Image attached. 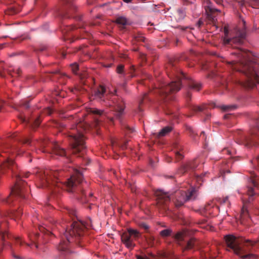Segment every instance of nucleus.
<instances>
[{
  "mask_svg": "<svg viewBox=\"0 0 259 259\" xmlns=\"http://www.w3.org/2000/svg\"><path fill=\"white\" fill-rule=\"evenodd\" d=\"M208 18H209V19L212 18V21L213 22L214 21V18H212V17H211V15H208Z\"/></svg>",
  "mask_w": 259,
  "mask_h": 259,
  "instance_id": "48",
  "label": "nucleus"
},
{
  "mask_svg": "<svg viewBox=\"0 0 259 259\" xmlns=\"http://www.w3.org/2000/svg\"><path fill=\"white\" fill-rule=\"evenodd\" d=\"M186 76L183 73H181L176 76L175 80L165 87H162L160 93L167 97L170 93H175L178 92L181 89L182 78H186Z\"/></svg>",
  "mask_w": 259,
  "mask_h": 259,
  "instance_id": "8",
  "label": "nucleus"
},
{
  "mask_svg": "<svg viewBox=\"0 0 259 259\" xmlns=\"http://www.w3.org/2000/svg\"><path fill=\"white\" fill-rule=\"evenodd\" d=\"M193 162H189L184 166V172L186 171L188 169H193L196 167L195 165L193 164Z\"/></svg>",
  "mask_w": 259,
  "mask_h": 259,
  "instance_id": "31",
  "label": "nucleus"
},
{
  "mask_svg": "<svg viewBox=\"0 0 259 259\" xmlns=\"http://www.w3.org/2000/svg\"><path fill=\"white\" fill-rule=\"evenodd\" d=\"M224 43L225 45H230L233 46V44H241L242 42L243 39L245 38V35L244 32H239L237 29H235L234 31L236 32L235 36L232 38H230L229 35L228 26H225L224 28ZM236 47V46H234Z\"/></svg>",
  "mask_w": 259,
  "mask_h": 259,
  "instance_id": "11",
  "label": "nucleus"
},
{
  "mask_svg": "<svg viewBox=\"0 0 259 259\" xmlns=\"http://www.w3.org/2000/svg\"><path fill=\"white\" fill-rule=\"evenodd\" d=\"M221 108L224 111H228L235 108L236 106L234 105H222Z\"/></svg>",
  "mask_w": 259,
  "mask_h": 259,
  "instance_id": "33",
  "label": "nucleus"
},
{
  "mask_svg": "<svg viewBox=\"0 0 259 259\" xmlns=\"http://www.w3.org/2000/svg\"><path fill=\"white\" fill-rule=\"evenodd\" d=\"M92 112L93 113H94V114H99V115L102 114V113H103V111L102 110H98V109H97L92 110Z\"/></svg>",
  "mask_w": 259,
  "mask_h": 259,
  "instance_id": "42",
  "label": "nucleus"
},
{
  "mask_svg": "<svg viewBox=\"0 0 259 259\" xmlns=\"http://www.w3.org/2000/svg\"><path fill=\"white\" fill-rule=\"evenodd\" d=\"M48 110L49 111V114H51V109H48Z\"/></svg>",
  "mask_w": 259,
  "mask_h": 259,
  "instance_id": "54",
  "label": "nucleus"
},
{
  "mask_svg": "<svg viewBox=\"0 0 259 259\" xmlns=\"http://www.w3.org/2000/svg\"><path fill=\"white\" fill-rule=\"evenodd\" d=\"M171 233V230L170 229H165L162 230L160 232V235L162 237H166L170 235Z\"/></svg>",
  "mask_w": 259,
  "mask_h": 259,
  "instance_id": "30",
  "label": "nucleus"
},
{
  "mask_svg": "<svg viewBox=\"0 0 259 259\" xmlns=\"http://www.w3.org/2000/svg\"><path fill=\"white\" fill-rule=\"evenodd\" d=\"M256 193L254 192L253 188L252 186L247 187L246 194L242 198L243 206L240 215V222L241 224L247 225L251 220L247 208V203L252 201Z\"/></svg>",
  "mask_w": 259,
  "mask_h": 259,
  "instance_id": "4",
  "label": "nucleus"
},
{
  "mask_svg": "<svg viewBox=\"0 0 259 259\" xmlns=\"http://www.w3.org/2000/svg\"><path fill=\"white\" fill-rule=\"evenodd\" d=\"M29 176V172H26L23 175H18L16 176V182L15 186L11 190L10 196L8 197L6 201L7 203H10V199L13 196H15L21 198H25L26 193L27 191V188L26 187V183L21 180V177L28 178Z\"/></svg>",
  "mask_w": 259,
  "mask_h": 259,
  "instance_id": "6",
  "label": "nucleus"
},
{
  "mask_svg": "<svg viewBox=\"0 0 259 259\" xmlns=\"http://www.w3.org/2000/svg\"><path fill=\"white\" fill-rule=\"evenodd\" d=\"M178 150H179V149L178 148V149L175 151L176 158L178 161L183 158V155L178 151Z\"/></svg>",
  "mask_w": 259,
  "mask_h": 259,
  "instance_id": "35",
  "label": "nucleus"
},
{
  "mask_svg": "<svg viewBox=\"0 0 259 259\" xmlns=\"http://www.w3.org/2000/svg\"><path fill=\"white\" fill-rule=\"evenodd\" d=\"M88 162L87 163V164H88V163H90V159H88Z\"/></svg>",
  "mask_w": 259,
  "mask_h": 259,
  "instance_id": "52",
  "label": "nucleus"
},
{
  "mask_svg": "<svg viewBox=\"0 0 259 259\" xmlns=\"http://www.w3.org/2000/svg\"><path fill=\"white\" fill-rule=\"evenodd\" d=\"M14 257H15V258H18V257H17V256H15V255H14Z\"/></svg>",
  "mask_w": 259,
  "mask_h": 259,
  "instance_id": "58",
  "label": "nucleus"
},
{
  "mask_svg": "<svg viewBox=\"0 0 259 259\" xmlns=\"http://www.w3.org/2000/svg\"><path fill=\"white\" fill-rule=\"evenodd\" d=\"M24 144L31 145L32 144V142L30 140L28 139H25L24 140L22 143L20 144L17 146L14 147L11 150V152L13 153H15L18 155H21L22 153L24 152Z\"/></svg>",
  "mask_w": 259,
  "mask_h": 259,
  "instance_id": "16",
  "label": "nucleus"
},
{
  "mask_svg": "<svg viewBox=\"0 0 259 259\" xmlns=\"http://www.w3.org/2000/svg\"><path fill=\"white\" fill-rule=\"evenodd\" d=\"M250 180L252 186L254 188L259 189V177L252 175Z\"/></svg>",
  "mask_w": 259,
  "mask_h": 259,
  "instance_id": "20",
  "label": "nucleus"
},
{
  "mask_svg": "<svg viewBox=\"0 0 259 259\" xmlns=\"http://www.w3.org/2000/svg\"><path fill=\"white\" fill-rule=\"evenodd\" d=\"M2 224L0 225V237L1 238L2 240H4L5 239V234L2 230Z\"/></svg>",
  "mask_w": 259,
  "mask_h": 259,
  "instance_id": "41",
  "label": "nucleus"
},
{
  "mask_svg": "<svg viewBox=\"0 0 259 259\" xmlns=\"http://www.w3.org/2000/svg\"><path fill=\"white\" fill-rule=\"evenodd\" d=\"M39 234L38 233H35L34 234H29L28 237L30 240H31L33 242H34L35 246L36 248L38 247L37 243H35V241L38 239Z\"/></svg>",
  "mask_w": 259,
  "mask_h": 259,
  "instance_id": "27",
  "label": "nucleus"
},
{
  "mask_svg": "<svg viewBox=\"0 0 259 259\" xmlns=\"http://www.w3.org/2000/svg\"><path fill=\"white\" fill-rule=\"evenodd\" d=\"M33 144H34L35 146H44L45 144L44 141H37Z\"/></svg>",
  "mask_w": 259,
  "mask_h": 259,
  "instance_id": "43",
  "label": "nucleus"
},
{
  "mask_svg": "<svg viewBox=\"0 0 259 259\" xmlns=\"http://www.w3.org/2000/svg\"><path fill=\"white\" fill-rule=\"evenodd\" d=\"M218 203L220 204H226L228 207H230V202L228 200V197H224V198H219L218 199Z\"/></svg>",
  "mask_w": 259,
  "mask_h": 259,
  "instance_id": "25",
  "label": "nucleus"
},
{
  "mask_svg": "<svg viewBox=\"0 0 259 259\" xmlns=\"http://www.w3.org/2000/svg\"><path fill=\"white\" fill-rule=\"evenodd\" d=\"M53 152L56 155L61 156L66 155V152L63 148L60 147L58 144H55L54 146Z\"/></svg>",
  "mask_w": 259,
  "mask_h": 259,
  "instance_id": "18",
  "label": "nucleus"
},
{
  "mask_svg": "<svg viewBox=\"0 0 259 259\" xmlns=\"http://www.w3.org/2000/svg\"><path fill=\"white\" fill-rule=\"evenodd\" d=\"M155 195L157 198L158 207L161 210L165 211L167 209V203L171 199L169 195L160 190L156 191Z\"/></svg>",
  "mask_w": 259,
  "mask_h": 259,
  "instance_id": "13",
  "label": "nucleus"
},
{
  "mask_svg": "<svg viewBox=\"0 0 259 259\" xmlns=\"http://www.w3.org/2000/svg\"><path fill=\"white\" fill-rule=\"evenodd\" d=\"M196 240L194 238H191L187 242V245L185 248V250H189L192 249L193 247L195 245Z\"/></svg>",
  "mask_w": 259,
  "mask_h": 259,
  "instance_id": "23",
  "label": "nucleus"
},
{
  "mask_svg": "<svg viewBox=\"0 0 259 259\" xmlns=\"http://www.w3.org/2000/svg\"><path fill=\"white\" fill-rule=\"evenodd\" d=\"M245 245L247 246H251L252 247H257L259 246V240L252 241L250 240H246L245 242Z\"/></svg>",
  "mask_w": 259,
  "mask_h": 259,
  "instance_id": "26",
  "label": "nucleus"
},
{
  "mask_svg": "<svg viewBox=\"0 0 259 259\" xmlns=\"http://www.w3.org/2000/svg\"><path fill=\"white\" fill-rule=\"evenodd\" d=\"M179 12L180 14H182V15L183 14V12L182 11H180Z\"/></svg>",
  "mask_w": 259,
  "mask_h": 259,
  "instance_id": "51",
  "label": "nucleus"
},
{
  "mask_svg": "<svg viewBox=\"0 0 259 259\" xmlns=\"http://www.w3.org/2000/svg\"><path fill=\"white\" fill-rule=\"evenodd\" d=\"M255 214L259 215V209H257L254 211Z\"/></svg>",
  "mask_w": 259,
  "mask_h": 259,
  "instance_id": "47",
  "label": "nucleus"
},
{
  "mask_svg": "<svg viewBox=\"0 0 259 259\" xmlns=\"http://www.w3.org/2000/svg\"><path fill=\"white\" fill-rule=\"evenodd\" d=\"M39 230L40 232L44 234V236L50 235L52 234V233L48 231L45 227L42 226H39L38 227Z\"/></svg>",
  "mask_w": 259,
  "mask_h": 259,
  "instance_id": "28",
  "label": "nucleus"
},
{
  "mask_svg": "<svg viewBox=\"0 0 259 259\" xmlns=\"http://www.w3.org/2000/svg\"><path fill=\"white\" fill-rule=\"evenodd\" d=\"M125 3H129L132 1V0H123Z\"/></svg>",
  "mask_w": 259,
  "mask_h": 259,
  "instance_id": "49",
  "label": "nucleus"
},
{
  "mask_svg": "<svg viewBox=\"0 0 259 259\" xmlns=\"http://www.w3.org/2000/svg\"><path fill=\"white\" fill-rule=\"evenodd\" d=\"M137 259H149L146 255H137Z\"/></svg>",
  "mask_w": 259,
  "mask_h": 259,
  "instance_id": "44",
  "label": "nucleus"
},
{
  "mask_svg": "<svg viewBox=\"0 0 259 259\" xmlns=\"http://www.w3.org/2000/svg\"><path fill=\"white\" fill-rule=\"evenodd\" d=\"M198 110H201V109L200 108H198Z\"/></svg>",
  "mask_w": 259,
  "mask_h": 259,
  "instance_id": "60",
  "label": "nucleus"
},
{
  "mask_svg": "<svg viewBox=\"0 0 259 259\" xmlns=\"http://www.w3.org/2000/svg\"><path fill=\"white\" fill-rule=\"evenodd\" d=\"M258 159H259V156H258Z\"/></svg>",
  "mask_w": 259,
  "mask_h": 259,
  "instance_id": "64",
  "label": "nucleus"
},
{
  "mask_svg": "<svg viewBox=\"0 0 259 259\" xmlns=\"http://www.w3.org/2000/svg\"><path fill=\"white\" fill-rule=\"evenodd\" d=\"M88 126H85L84 122H80L72 127V131L70 137L71 150L73 154L82 152L85 149V138L82 131L87 130Z\"/></svg>",
  "mask_w": 259,
  "mask_h": 259,
  "instance_id": "3",
  "label": "nucleus"
},
{
  "mask_svg": "<svg viewBox=\"0 0 259 259\" xmlns=\"http://www.w3.org/2000/svg\"><path fill=\"white\" fill-rule=\"evenodd\" d=\"M105 93V88L103 86L100 85L96 91L95 96L97 99H100L105 102V98L107 99L109 98V96L106 95Z\"/></svg>",
  "mask_w": 259,
  "mask_h": 259,
  "instance_id": "17",
  "label": "nucleus"
},
{
  "mask_svg": "<svg viewBox=\"0 0 259 259\" xmlns=\"http://www.w3.org/2000/svg\"><path fill=\"white\" fill-rule=\"evenodd\" d=\"M186 28H186H184L183 27H181V29L183 30H185Z\"/></svg>",
  "mask_w": 259,
  "mask_h": 259,
  "instance_id": "50",
  "label": "nucleus"
},
{
  "mask_svg": "<svg viewBox=\"0 0 259 259\" xmlns=\"http://www.w3.org/2000/svg\"><path fill=\"white\" fill-rule=\"evenodd\" d=\"M15 243L17 244H19L20 245H22L23 242L20 237H17L15 238Z\"/></svg>",
  "mask_w": 259,
  "mask_h": 259,
  "instance_id": "40",
  "label": "nucleus"
},
{
  "mask_svg": "<svg viewBox=\"0 0 259 259\" xmlns=\"http://www.w3.org/2000/svg\"><path fill=\"white\" fill-rule=\"evenodd\" d=\"M224 117H225V118H226V117H227V115H225V116H224Z\"/></svg>",
  "mask_w": 259,
  "mask_h": 259,
  "instance_id": "63",
  "label": "nucleus"
},
{
  "mask_svg": "<svg viewBox=\"0 0 259 259\" xmlns=\"http://www.w3.org/2000/svg\"><path fill=\"white\" fill-rule=\"evenodd\" d=\"M228 250L233 251L235 254H239L241 252V247L240 246V239L233 235H229L225 237Z\"/></svg>",
  "mask_w": 259,
  "mask_h": 259,
  "instance_id": "12",
  "label": "nucleus"
},
{
  "mask_svg": "<svg viewBox=\"0 0 259 259\" xmlns=\"http://www.w3.org/2000/svg\"><path fill=\"white\" fill-rule=\"evenodd\" d=\"M22 214V210L21 208H19L18 210L14 212L13 217L15 218V219H18L20 218Z\"/></svg>",
  "mask_w": 259,
  "mask_h": 259,
  "instance_id": "32",
  "label": "nucleus"
},
{
  "mask_svg": "<svg viewBox=\"0 0 259 259\" xmlns=\"http://www.w3.org/2000/svg\"><path fill=\"white\" fill-rule=\"evenodd\" d=\"M89 196L91 197L92 196V193H90L89 194Z\"/></svg>",
  "mask_w": 259,
  "mask_h": 259,
  "instance_id": "55",
  "label": "nucleus"
},
{
  "mask_svg": "<svg viewBox=\"0 0 259 259\" xmlns=\"http://www.w3.org/2000/svg\"><path fill=\"white\" fill-rule=\"evenodd\" d=\"M81 201H82V202H85V201H84V200H83V198H81Z\"/></svg>",
  "mask_w": 259,
  "mask_h": 259,
  "instance_id": "53",
  "label": "nucleus"
},
{
  "mask_svg": "<svg viewBox=\"0 0 259 259\" xmlns=\"http://www.w3.org/2000/svg\"><path fill=\"white\" fill-rule=\"evenodd\" d=\"M172 130V128L170 126H166L163 128L160 132H159L158 136L160 137L164 136L167 133H169Z\"/></svg>",
  "mask_w": 259,
  "mask_h": 259,
  "instance_id": "24",
  "label": "nucleus"
},
{
  "mask_svg": "<svg viewBox=\"0 0 259 259\" xmlns=\"http://www.w3.org/2000/svg\"><path fill=\"white\" fill-rule=\"evenodd\" d=\"M105 105L107 106H114V109L116 112L115 116L117 118L120 117L124 109V104L122 101H119L115 103L112 101H109L108 102L106 103Z\"/></svg>",
  "mask_w": 259,
  "mask_h": 259,
  "instance_id": "14",
  "label": "nucleus"
},
{
  "mask_svg": "<svg viewBox=\"0 0 259 259\" xmlns=\"http://www.w3.org/2000/svg\"><path fill=\"white\" fill-rule=\"evenodd\" d=\"M138 226L140 228L144 229L146 231H148V230L149 229V226L147 224H146V223H140V224H139Z\"/></svg>",
  "mask_w": 259,
  "mask_h": 259,
  "instance_id": "38",
  "label": "nucleus"
},
{
  "mask_svg": "<svg viewBox=\"0 0 259 259\" xmlns=\"http://www.w3.org/2000/svg\"><path fill=\"white\" fill-rule=\"evenodd\" d=\"M73 174L70 177L69 179L67 180V181L63 184L67 188V190L68 192H73V189L77 187V186L80 184L82 181V174L77 169H73ZM62 175V172H59V176ZM58 176L57 178H53V179L51 180L50 185L52 183L53 185H55V183H57V186L60 187L61 184H59L60 181H59V179L58 178ZM63 185V184H61Z\"/></svg>",
  "mask_w": 259,
  "mask_h": 259,
  "instance_id": "5",
  "label": "nucleus"
},
{
  "mask_svg": "<svg viewBox=\"0 0 259 259\" xmlns=\"http://www.w3.org/2000/svg\"><path fill=\"white\" fill-rule=\"evenodd\" d=\"M125 146H122V149H124V147H125Z\"/></svg>",
  "mask_w": 259,
  "mask_h": 259,
  "instance_id": "57",
  "label": "nucleus"
},
{
  "mask_svg": "<svg viewBox=\"0 0 259 259\" xmlns=\"http://www.w3.org/2000/svg\"><path fill=\"white\" fill-rule=\"evenodd\" d=\"M189 87L191 89H194L196 91H199L201 88V85L197 82L191 80L189 83Z\"/></svg>",
  "mask_w": 259,
  "mask_h": 259,
  "instance_id": "21",
  "label": "nucleus"
},
{
  "mask_svg": "<svg viewBox=\"0 0 259 259\" xmlns=\"http://www.w3.org/2000/svg\"><path fill=\"white\" fill-rule=\"evenodd\" d=\"M17 167L16 164L12 159V158H9L6 159L1 165V171L2 173L4 174L6 171V169H9L12 171H14L15 168Z\"/></svg>",
  "mask_w": 259,
  "mask_h": 259,
  "instance_id": "15",
  "label": "nucleus"
},
{
  "mask_svg": "<svg viewBox=\"0 0 259 259\" xmlns=\"http://www.w3.org/2000/svg\"><path fill=\"white\" fill-rule=\"evenodd\" d=\"M27 245L28 246H31V244H27Z\"/></svg>",
  "mask_w": 259,
  "mask_h": 259,
  "instance_id": "56",
  "label": "nucleus"
},
{
  "mask_svg": "<svg viewBox=\"0 0 259 259\" xmlns=\"http://www.w3.org/2000/svg\"><path fill=\"white\" fill-rule=\"evenodd\" d=\"M66 212L68 213L70 217L75 216L76 214L75 210L72 208H66Z\"/></svg>",
  "mask_w": 259,
  "mask_h": 259,
  "instance_id": "37",
  "label": "nucleus"
},
{
  "mask_svg": "<svg viewBox=\"0 0 259 259\" xmlns=\"http://www.w3.org/2000/svg\"><path fill=\"white\" fill-rule=\"evenodd\" d=\"M243 3H241L240 5L242 6V5H243Z\"/></svg>",
  "mask_w": 259,
  "mask_h": 259,
  "instance_id": "62",
  "label": "nucleus"
},
{
  "mask_svg": "<svg viewBox=\"0 0 259 259\" xmlns=\"http://www.w3.org/2000/svg\"><path fill=\"white\" fill-rule=\"evenodd\" d=\"M71 68L72 71V72L74 74H77V71L78 69V66L77 64L74 63L71 65Z\"/></svg>",
  "mask_w": 259,
  "mask_h": 259,
  "instance_id": "36",
  "label": "nucleus"
},
{
  "mask_svg": "<svg viewBox=\"0 0 259 259\" xmlns=\"http://www.w3.org/2000/svg\"><path fill=\"white\" fill-rule=\"evenodd\" d=\"M196 179L197 181H201L202 178L201 176H198Z\"/></svg>",
  "mask_w": 259,
  "mask_h": 259,
  "instance_id": "46",
  "label": "nucleus"
},
{
  "mask_svg": "<svg viewBox=\"0 0 259 259\" xmlns=\"http://www.w3.org/2000/svg\"><path fill=\"white\" fill-rule=\"evenodd\" d=\"M197 195V191L195 188L192 187L187 192L178 191L176 192L177 198L174 201V203L177 207H180L188 200H193Z\"/></svg>",
  "mask_w": 259,
  "mask_h": 259,
  "instance_id": "9",
  "label": "nucleus"
},
{
  "mask_svg": "<svg viewBox=\"0 0 259 259\" xmlns=\"http://www.w3.org/2000/svg\"><path fill=\"white\" fill-rule=\"evenodd\" d=\"M116 22L117 23L122 25H125L127 24V20L123 17H119L117 18L116 20Z\"/></svg>",
  "mask_w": 259,
  "mask_h": 259,
  "instance_id": "29",
  "label": "nucleus"
},
{
  "mask_svg": "<svg viewBox=\"0 0 259 259\" xmlns=\"http://www.w3.org/2000/svg\"><path fill=\"white\" fill-rule=\"evenodd\" d=\"M243 259L248 258V259H256L257 257V256L254 254H248L245 255H243L241 256Z\"/></svg>",
  "mask_w": 259,
  "mask_h": 259,
  "instance_id": "34",
  "label": "nucleus"
},
{
  "mask_svg": "<svg viewBox=\"0 0 259 259\" xmlns=\"http://www.w3.org/2000/svg\"><path fill=\"white\" fill-rule=\"evenodd\" d=\"M85 228V225L82 222L74 221L70 228L65 231L64 236L66 240L60 243L58 247V249L60 251H67L69 247V244L75 242L82 236Z\"/></svg>",
  "mask_w": 259,
  "mask_h": 259,
  "instance_id": "2",
  "label": "nucleus"
},
{
  "mask_svg": "<svg viewBox=\"0 0 259 259\" xmlns=\"http://www.w3.org/2000/svg\"><path fill=\"white\" fill-rule=\"evenodd\" d=\"M59 172L57 171L50 169L40 171L37 176L39 179L38 187L45 188L49 186L51 180L53 178H56L59 176Z\"/></svg>",
  "mask_w": 259,
  "mask_h": 259,
  "instance_id": "10",
  "label": "nucleus"
},
{
  "mask_svg": "<svg viewBox=\"0 0 259 259\" xmlns=\"http://www.w3.org/2000/svg\"><path fill=\"white\" fill-rule=\"evenodd\" d=\"M82 195H84V192H82Z\"/></svg>",
  "mask_w": 259,
  "mask_h": 259,
  "instance_id": "59",
  "label": "nucleus"
},
{
  "mask_svg": "<svg viewBox=\"0 0 259 259\" xmlns=\"http://www.w3.org/2000/svg\"><path fill=\"white\" fill-rule=\"evenodd\" d=\"M231 55L237 56L238 59L227 61V63L233 70L244 73L247 78L243 85L246 88L252 89L256 83H259V73L256 70L258 65L250 60L248 52L237 50Z\"/></svg>",
  "mask_w": 259,
  "mask_h": 259,
  "instance_id": "1",
  "label": "nucleus"
},
{
  "mask_svg": "<svg viewBox=\"0 0 259 259\" xmlns=\"http://www.w3.org/2000/svg\"><path fill=\"white\" fill-rule=\"evenodd\" d=\"M141 237L140 233L136 229L129 228L121 236L122 242L129 249H132L135 246V241Z\"/></svg>",
  "mask_w": 259,
  "mask_h": 259,
  "instance_id": "7",
  "label": "nucleus"
},
{
  "mask_svg": "<svg viewBox=\"0 0 259 259\" xmlns=\"http://www.w3.org/2000/svg\"><path fill=\"white\" fill-rule=\"evenodd\" d=\"M24 122H26L25 119H23ZM29 124H30L33 128L37 127L40 123V119L39 117H37L32 123L30 121H27Z\"/></svg>",
  "mask_w": 259,
  "mask_h": 259,
  "instance_id": "22",
  "label": "nucleus"
},
{
  "mask_svg": "<svg viewBox=\"0 0 259 259\" xmlns=\"http://www.w3.org/2000/svg\"><path fill=\"white\" fill-rule=\"evenodd\" d=\"M218 10L217 9H213V8H210V11L211 13H213L214 12V11H218Z\"/></svg>",
  "mask_w": 259,
  "mask_h": 259,
  "instance_id": "45",
  "label": "nucleus"
},
{
  "mask_svg": "<svg viewBox=\"0 0 259 259\" xmlns=\"http://www.w3.org/2000/svg\"><path fill=\"white\" fill-rule=\"evenodd\" d=\"M31 160H32L30 159L29 161V162H31Z\"/></svg>",
  "mask_w": 259,
  "mask_h": 259,
  "instance_id": "61",
  "label": "nucleus"
},
{
  "mask_svg": "<svg viewBox=\"0 0 259 259\" xmlns=\"http://www.w3.org/2000/svg\"><path fill=\"white\" fill-rule=\"evenodd\" d=\"M124 66L122 65H119L117 67L116 71L118 73H121L123 71Z\"/></svg>",
  "mask_w": 259,
  "mask_h": 259,
  "instance_id": "39",
  "label": "nucleus"
},
{
  "mask_svg": "<svg viewBox=\"0 0 259 259\" xmlns=\"http://www.w3.org/2000/svg\"><path fill=\"white\" fill-rule=\"evenodd\" d=\"M188 234V231L186 230H184L182 232H178L175 235V239L178 241H181L184 239V238Z\"/></svg>",
  "mask_w": 259,
  "mask_h": 259,
  "instance_id": "19",
  "label": "nucleus"
}]
</instances>
